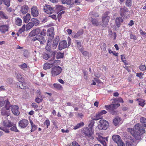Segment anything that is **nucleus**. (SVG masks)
<instances>
[{"label":"nucleus","mask_w":146,"mask_h":146,"mask_svg":"<svg viewBox=\"0 0 146 146\" xmlns=\"http://www.w3.org/2000/svg\"><path fill=\"white\" fill-rule=\"evenodd\" d=\"M90 20L92 24L94 26H97L99 25L98 21L95 19L91 17L90 19Z\"/></svg>","instance_id":"obj_25"},{"label":"nucleus","mask_w":146,"mask_h":146,"mask_svg":"<svg viewBox=\"0 0 146 146\" xmlns=\"http://www.w3.org/2000/svg\"><path fill=\"white\" fill-rule=\"evenodd\" d=\"M72 144L73 146H81L75 141H73L72 143Z\"/></svg>","instance_id":"obj_53"},{"label":"nucleus","mask_w":146,"mask_h":146,"mask_svg":"<svg viewBox=\"0 0 146 146\" xmlns=\"http://www.w3.org/2000/svg\"><path fill=\"white\" fill-rule=\"evenodd\" d=\"M94 79L95 81L98 83L100 84L101 82V81L97 78H94Z\"/></svg>","instance_id":"obj_63"},{"label":"nucleus","mask_w":146,"mask_h":146,"mask_svg":"<svg viewBox=\"0 0 146 146\" xmlns=\"http://www.w3.org/2000/svg\"><path fill=\"white\" fill-rule=\"evenodd\" d=\"M50 124V122L48 119H47L44 121V125H46V127L48 128V126Z\"/></svg>","instance_id":"obj_49"},{"label":"nucleus","mask_w":146,"mask_h":146,"mask_svg":"<svg viewBox=\"0 0 146 146\" xmlns=\"http://www.w3.org/2000/svg\"><path fill=\"white\" fill-rule=\"evenodd\" d=\"M53 85L54 88L58 89H60L62 88L61 85L59 84H54Z\"/></svg>","instance_id":"obj_44"},{"label":"nucleus","mask_w":146,"mask_h":146,"mask_svg":"<svg viewBox=\"0 0 146 146\" xmlns=\"http://www.w3.org/2000/svg\"><path fill=\"white\" fill-rule=\"evenodd\" d=\"M13 127H11L10 128V130L11 131H15V132H18V130L17 129V128L15 126V125L14 124V125L12 126Z\"/></svg>","instance_id":"obj_46"},{"label":"nucleus","mask_w":146,"mask_h":146,"mask_svg":"<svg viewBox=\"0 0 146 146\" xmlns=\"http://www.w3.org/2000/svg\"><path fill=\"white\" fill-rule=\"evenodd\" d=\"M5 108H3L1 111V113L2 115L8 117L10 114L9 111H7Z\"/></svg>","instance_id":"obj_23"},{"label":"nucleus","mask_w":146,"mask_h":146,"mask_svg":"<svg viewBox=\"0 0 146 146\" xmlns=\"http://www.w3.org/2000/svg\"><path fill=\"white\" fill-rule=\"evenodd\" d=\"M139 68L142 71L145 70L146 69V66L145 65H140L139 66Z\"/></svg>","instance_id":"obj_47"},{"label":"nucleus","mask_w":146,"mask_h":146,"mask_svg":"<svg viewBox=\"0 0 146 146\" xmlns=\"http://www.w3.org/2000/svg\"><path fill=\"white\" fill-rule=\"evenodd\" d=\"M59 40V38L58 36H56L55 39L54 40L52 46L53 49H55L56 48Z\"/></svg>","instance_id":"obj_20"},{"label":"nucleus","mask_w":146,"mask_h":146,"mask_svg":"<svg viewBox=\"0 0 146 146\" xmlns=\"http://www.w3.org/2000/svg\"><path fill=\"white\" fill-rule=\"evenodd\" d=\"M129 78H128V81L129 82H132V81L133 79V78L132 74H130Z\"/></svg>","instance_id":"obj_61"},{"label":"nucleus","mask_w":146,"mask_h":146,"mask_svg":"<svg viewBox=\"0 0 146 146\" xmlns=\"http://www.w3.org/2000/svg\"><path fill=\"white\" fill-rule=\"evenodd\" d=\"M83 33V30H81L78 31L76 34L73 32L72 33V36L73 37L75 38H79L82 35Z\"/></svg>","instance_id":"obj_17"},{"label":"nucleus","mask_w":146,"mask_h":146,"mask_svg":"<svg viewBox=\"0 0 146 146\" xmlns=\"http://www.w3.org/2000/svg\"><path fill=\"white\" fill-rule=\"evenodd\" d=\"M67 47V44L66 40H63L60 42L59 44L58 47L60 50L66 48Z\"/></svg>","instance_id":"obj_16"},{"label":"nucleus","mask_w":146,"mask_h":146,"mask_svg":"<svg viewBox=\"0 0 146 146\" xmlns=\"http://www.w3.org/2000/svg\"><path fill=\"white\" fill-rule=\"evenodd\" d=\"M4 3L7 7H9L10 5V0H2Z\"/></svg>","instance_id":"obj_43"},{"label":"nucleus","mask_w":146,"mask_h":146,"mask_svg":"<svg viewBox=\"0 0 146 146\" xmlns=\"http://www.w3.org/2000/svg\"><path fill=\"white\" fill-rule=\"evenodd\" d=\"M98 127L100 130H106L108 127L109 124L106 120L101 119L99 121Z\"/></svg>","instance_id":"obj_7"},{"label":"nucleus","mask_w":146,"mask_h":146,"mask_svg":"<svg viewBox=\"0 0 146 146\" xmlns=\"http://www.w3.org/2000/svg\"><path fill=\"white\" fill-rule=\"evenodd\" d=\"M123 21V19L121 17H117L115 19V23L117 26L118 27H119L120 25V23H122Z\"/></svg>","instance_id":"obj_26"},{"label":"nucleus","mask_w":146,"mask_h":146,"mask_svg":"<svg viewBox=\"0 0 146 146\" xmlns=\"http://www.w3.org/2000/svg\"><path fill=\"white\" fill-rule=\"evenodd\" d=\"M56 52L54 51V52H47V53H44L43 56V58L45 60H49L48 61H53L55 58Z\"/></svg>","instance_id":"obj_6"},{"label":"nucleus","mask_w":146,"mask_h":146,"mask_svg":"<svg viewBox=\"0 0 146 146\" xmlns=\"http://www.w3.org/2000/svg\"><path fill=\"white\" fill-rule=\"evenodd\" d=\"M4 104L5 105V108L7 110H9L12 107L13 105H11L8 99L6 100L5 101Z\"/></svg>","instance_id":"obj_24"},{"label":"nucleus","mask_w":146,"mask_h":146,"mask_svg":"<svg viewBox=\"0 0 146 146\" xmlns=\"http://www.w3.org/2000/svg\"><path fill=\"white\" fill-rule=\"evenodd\" d=\"M106 45L105 43H103L101 44V49L103 51H105L106 50Z\"/></svg>","instance_id":"obj_45"},{"label":"nucleus","mask_w":146,"mask_h":146,"mask_svg":"<svg viewBox=\"0 0 146 146\" xmlns=\"http://www.w3.org/2000/svg\"><path fill=\"white\" fill-rule=\"evenodd\" d=\"M135 130L132 128H128V132L137 140L141 139V135L145 133V128L141 124L137 123L135 125Z\"/></svg>","instance_id":"obj_2"},{"label":"nucleus","mask_w":146,"mask_h":146,"mask_svg":"<svg viewBox=\"0 0 146 146\" xmlns=\"http://www.w3.org/2000/svg\"><path fill=\"white\" fill-rule=\"evenodd\" d=\"M21 68H27V65L25 63H24L23 64L20 65Z\"/></svg>","instance_id":"obj_57"},{"label":"nucleus","mask_w":146,"mask_h":146,"mask_svg":"<svg viewBox=\"0 0 146 146\" xmlns=\"http://www.w3.org/2000/svg\"><path fill=\"white\" fill-rule=\"evenodd\" d=\"M42 99L39 98H37L35 99V101L37 103H39L42 101Z\"/></svg>","instance_id":"obj_55"},{"label":"nucleus","mask_w":146,"mask_h":146,"mask_svg":"<svg viewBox=\"0 0 146 146\" xmlns=\"http://www.w3.org/2000/svg\"><path fill=\"white\" fill-rule=\"evenodd\" d=\"M24 20L26 23L28 22L31 18L30 14L29 13H27L25 16L24 17Z\"/></svg>","instance_id":"obj_32"},{"label":"nucleus","mask_w":146,"mask_h":146,"mask_svg":"<svg viewBox=\"0 0 146 146\" xmlns=\"http://www.w3.org/2000/svg\"><path fill=\"white\" fill-rule=\"evenodd\" d=\"M8 30V27L6 25H2L0 27V32L2 33H4Z\"/></svg>","instance_id":"obj_27"},{"label":"nucleus","mask_w":146,"mask_h":146,"mask_svg":"<svg viewBox=\"0 0 146 146\" xmlns=\"http://www.w3.org/2000/svg\"><path fill=\"white\" fill-rule=\"evenodd\" d=\"M84 123L83 122H81L80 123H78L74 128V129H76L82 126H83L84 125Z\"/></svg>","instance_id":"obj_39"},{"label":"nucleus","mask_w":146,"mask_h":146,"mask_svg":"<svg viewBox=\"0 0 146 146\" xmlns=\"http://www.w3.org/2000/svg\"><path fill=\"white\" fill-rule=\"evenodd\" d=\"M72 0H62V3L63 4H66L67 5H70L71 4Z\"/></svg>","instance_id":"obj_40"},{"label":"nucleus","mask_w":146,"mask_h":146,"mask_svg":"<svg viewBox=\"0 0 146 146\" xmlns=\"http://www.w3.org/2000/svg\"><path fill=\"white\" fill-rule=\"evenodd\" d=\"M94 121L93 120H91L90 121V123L88 125L89 128L91 129V131L92 132V129L94 124Z\"/></svg>","instance_id":"obj_38"},{"label":"nucleus","mask_w":146,"mask_h":146,"mask_svg":"<svg viewBox=\"0 0 146 146\" xmlns=\"http://www.w3.org/2000/svg\"><path fill=\"white\" fill-rule=\"evenodd\" d=\"M29 123L28 121L26 119H23L20 121L19 123V126L23 128L26 127Z\"/></svg>","instance_id":"obj_13"},{"label":"nucleus","mask_w":146,"mask_h":146,"mask_svg":"<svg viewBox=\"0 0 146 146\" xmlns=\"http://www.w3.org/2000/svg\"><path fill=\"white\" fill-rule=\"evenodd\" d=\"M121 59L123 62L125 64V66H123L127 70H128V66H126V65H127V63H125V57L123 55H121Z\"/></svg>","instance_id":"obj_37"},{"label":"nucleus","mask_w":146,"mask_h":146,"mask_svg":"<svg viewBox=\"0 0 146 146\" xmlns=\"http://www.w3.org/2000/svg\"><path fill=\"white\" fill-rule=\"evenodd\" d=\"M98 140L103 145L106 144V143L105 141L106 139L105 138L103 137L102 136H100L98 138Z\"/></svg>","instance_id":"obj_30"},{"label":"nucleus","mask_w":146,"mask_h":146,"mask_svg":"<svg viewBox=\"0 0 146 146\" xmlns=\"http://www.w3.org/2000/svg\"><path fill=\"white\" fill-rule=\"evenodd\" d=\"M31 127L32 129L31 131L32 132L36 130L37 128V126L35 125H33V126H31Z\"/></svg>","instance_id":"obj_52"},{"label":"nucleus","mask_w":146,"mask_h":146,"mask_svg":"<svg viewBox=\"0 0 146 146\" xmlns=\"http://www.w3.org/2000/svg\"><path fill=\"white\" fill-rule=\"evenodd\" d=\"M110 13V12L106 11L102 16V21L100 25L104 27H106L108 24L110 18L109 15Z\"/></svg>","instance_id":"obj_4"},{"label":"nucleus","mask_w":146,"mask_h":146,"mask_svg":"<svg viewBox=\"0 0 146 146\" xmlns=\"http://www.w3.org/2000/svg\"><path fill=\"white\" fill-rule=\"evenodd\" d=\"M130 141H129L130 143L129 144L130 145L128 144V146H131V145L133 144V143L134 142V141L133 139H130Z\"/></svg>","instance_id":"obj_59"},{"label":"nucleus","mask_w":146,"mask_h":146,"mask_svg":"<svg viewBox=\"0 0 146 146\" xmlns=\"http://www.w3.org/2000/svg\"><path fill=\"white\" fill-rule=\"evenodd\" d=\"M11 109L12 113L14 115H18L19 114V108L17 106H12Z\"/></svg>","instance_id":"obj_14"},{"label":"nucleus","mask_w":146,"mask_h":146,"mask_svg":"<svg viewBox=\"0 0 146 146\" xmlns=\"http://www.w3.org/2000/svg\"><path fill=\"white\" fill-rule=\"evenodd\" d=\"M140 121L142 123L145 122L146 121V119L144 117H142L140 119Z\"/></svg>","instance_id":"obj_56"},{"label":"nucleus","mask_w":146,"mask_h":146,"mask_svg":"<svg viewBox=\"0 0 146 146\" xmlns=\"http://www.w3.org/2000/svg\"><path fill=\"white\" fill-rule=\"evenodd\" d=\"M2 124L4 127H1L0 129L3 130L6 133H9V128L14 125L13 122L9 121L8 120H3L2 122Z\"/></svg>","instance_id":"obj_5"},{"label":"nucleus","mask_w":146,"mask_h":146,"mask_svg":"<svg viewBox=\"0 0 146 146\" xmlns=\"http://www.w3.org/2000/svg\"><path fill=\"white\" fill-rule=\"evenodd\" d=\"M75 43H77V46L78 48H80L82 47L81 42H79L78 40H75Z\"/></svg>","instance_id":"obj_50"},{"label":"nucleus","mask_w":146,"mask_h":146,"mask_svg":"<svg viewBox=\"0 0 146 146\" xmlns=\"http://www.w3.org/2000/svg\"><path fill=\"white\" fill-rule=\"evenodd\" d=\"M17 86L18 88H19L22 89H28V86H26L25 84H23V82H19L17 83Z\"/></svg>","instance_id":"obj_22"},{"label":"nucleus","mask_w":146,"mask_h":146,"mask_svg":"<svg viewBox=\"0 0 146 146\" xmlns=\"http://www.w3.org/2000/svg\"><path fill=\"white\" fill-rule=\"evenodd\" d=\"M120 104L117 103L113 104H111L109 106L106 105L105 106L107 110H108L110 113L112 115L117 114V111L116 109L117 108L119 107Z\"/></svg>","instance_id":"obj_3"},{"label":"nucleus","mask_w":146,"mask_h":146,"mask_svg":"<svg viewBox=\"0 0 146 146\" xmlns=\"http://www.w3.org/2000/svg\"><path fill=\"white\" fill-rule=\"evenodd\" d=\"M64 57V53L60 52H58L56 54V58L57 59L62 58Z\"/></svg>","instance_id":"obj_36"},{"label":"nucleus","mask_w":146,"mask_h":146,"mask_svg":"<svg viewBox=\"0 0 146 146\" xmlns=\"http://www.w3.org/2000/svg\"><path fill=\"white\" fill-rule=\"evenodd\" d=\"M6 10L8 12H11L13 10L12 9L11 7H7L6 8Z\"/></svg>","instance_id":"obj_64"},{"label":"nucleus","mask_w":146,"mask_h":146,"mask_svg":"<svg viewBox=\"0 0 146 146\" xmlns=\"http://www.w3.org/2000/svg\"><path fill=\"white\" fill-rule=\"evenodd\" d=\"M113 100H114L115 102H118L122 103L123 102V100L121 97L117 98H113Z\"/></svg>","instance_id":"obj_41"},{"label":"nucleus","mask_w":146,"mask_h":146,"mask_svg":"<svg viewBox=\"0 0 146 146\" xmlns=\"http://www.w3.org/2000/svg\"><path fill=\"white\" fill-rule=\"evenodd\" d=\"M61 68L58 66H54L52 69L51 73L52 76H56L59 74L61 72Z\"/></svg>","instance_id":"obj_9"},{"label":"nucleus","mask_w":146,"mask_h":146,"mask_svg":"<svg viewBox=\"0 0 146 146\" xmlns=\"http://www.w3.org/2000/svg\"><path fill=\"white\" fill-rule=\"evenodd\" d=\"M121 118L119 117H116L113 120V123L115 126L117 125L121 121Z\"/></svg>","instance_id":"obj_29"},{"label":"nucleus","mask_w":146,"mask_h":146,"mask_svg":"<svg viewBox=\"0 0 146 146\" xmlns=\"http://www.w3.org/2000/svg\"><path fill=\"white\" fill-rule=\"evenodd\" d=\"M56 10L57 11H60L64 10L63 8H64L62 5H56L55 7Z\"/></svg>","instance_id":"obj_34"},{"label":"nucleus","mask_w":146,"mask_h":146,"mask_svg":"<svg viewBox=\"0 0 146 146\" xmlns=\"http://www.w3.org/2000/svg\"><path fill=\"white\" fill-rule=\"evenodd\" d=\"M127 9L125 7L121 8L120 10V14L123 19H127Z\"/></svg>","instance_id":"obj_12"},{"label":"nucleus","mask_w":146,"mask_h":146,"mask_svg":"<svg viewBox=\"0 0 146 146\" xmlns=\"http://www.w3.org/2000/svg\"><path fill=\"white\" fill-rule=\"evenodd\" d=\"M52 63H45L43 66V69L44 70H46L51 68L55 63V61L54 60L52 62Z\"/></svg>","instance_id":"obj_19"},{"label":"nucleus","mask_w":146,"mask_h":146,"mask_svg":"<svg viewBox=\"0 0 146 146\" xmlns=\"http://www.w3.org/2000/svg\"><path fill=\"white\" fill-rule=\"evenodd\" d=\"M46 30L45 29H43L42 31L39 28H37L32 31L29 34V36H34L36 35L35 37H34L32 40L35 41L36 40H38L41 44H43L46 41L44 36L46 35Z\"/></svg>","instance_id":"obj_1"},{"label":"nucleus","mask_w":146,"mask_h":146,"mask_svg":"<svg viewBox=\"0 0 146 146\" xmlns=\"http://www.w3.org/2000/svg\"><path fill=\"white\" fill-rule=\"evenodd\" d=\"M144 75V74L142 72L138 73L136 74L137 76L139 77L140 78H141L143 75Z\"/></svg>","instance_id":"obj_51"},{"label":"nucleus","mask_w":146,"mask_h":146,"mask_svg":"<svg viewBox=\"0 0 146 146\" xmlns=\"http://www.w3.org/2000/svg\"><path fill=\"white\" fill-rule=\"evenodd\" d=\"M82 54L83 55L85 56H86L88 54V52L86 51H84L82 52Z\"/></svg>","instance_id":"obj_62"},{"label":"nucleus","mask_w":146,"mask_h":146,"mask_svg":"<svg viewBox=\"0 0 146 146\" xmlns=\"http://www.w3.org/2000/svg\"><path fill=\"white\" fill-rule=\"evenodd\" d=\"M112 139L114 142L117 144L118 146H125V143L122 141L120 136L119 135H113Z\"/></svg>","instance_id":"obj_8"},{"label":"nucleus","mask_w":146,"mask_h":146,"mask_svg":"<svg viewBox=\"0 0 146 146\" xmlns=\"http://www.w3.org/2000/svg\"><path fill=\"white\" fill-rule=\"evenodd\" d=\"M31 14L33 17H36L38 16V13L36 6L33 7L31 9Z\"/></svg>","instance_id":"obj_18"},{"label":"nucleus","mask_w":146,"mask_h":146,"mask_svg":"<svg viewBox=\"0 0 146 146\" xmlns=\"http://www.w3.org/2000/svg\"><path fill=\"white\" fill-rule=\"evenodd\" d=\"M29 9L28 6L26 5H25L21 7V11L23 14H25L28 12Z\"/></svg>","instance_id":"obj_21"},{"label":"nucleus","mask_w":146,"mask_h":146,"mask_svg":"<svg viewBox=\"0 0 146 146\" xmlns=\"http://www.w3.org/2000/svg\"><path fill=\"white\" fill-rule=\"evenodd\" d=\"M102 115L100 114V113L99 112L98 113H97L96 115V116L92 118V119L93 120H97L100 119L102 118Z\"/></svg>","instance_id":"obj_31"},{"label":"nucleus","mask_w":146,"mask_h":146,"mask_svg":"<svg viewBox=\"0 0 146 146\" xmlns=\"http://www.w3.org/2000/svg\"><path fill=\"white\" fill-rule=\"evenodd\" d=\"M45 48L47 52H54V51H53L51 49L50 42L48 40L47 42L46 45L45 47Z\"/></svg>","instance_id":"obj_28"},{"label":"nucleus","mask_w":146,"mask_h":146,"mask_svg":"<svg viewBox=\"0 0 146 146\" xmlns=\"http://www.w3.org/2000/svg\"><path fill=\"white\" fill-rule=\"evenodd\" d=\"M49 17H51L54 20L56 19V15H50Z\"/></svg>","instance_id":"obj_60"},{"label":"nucleus","mask_w":146,"mask_h":146,"mask_svg":"<svg viewBox=\"0 0 146 146\" xmlns=\"http://www.w3.org/2000/svg\"><path fill=\"white\" fill-rule=\"evenodd\" d=\"M145 101L143 100H141V101H140L139 103V105L142 106H143L145 104Z\"/></svg>","instance_id":"obj_54"},{"label":"nucleus","mask_w":146,"mask_h":146,"mask_svg":"<svg viewBox=\"0 0 146 146\" xmlns=\"http://www.w3.org/2000/svg\"><path fill=\"white\" fill-rule=\"evenodd\" d=\"M33 26V23L29 22L27 25L26 28L27 30H28L32 28Z\"/></svg>","instance_id":"obj_35"},{"label":"nucleus","mask_w":146,"mask_h":146,"mask_svg":"<svg viewBox=\"0 0 146 146\" xmlns=\"http://www.w3.org/2000/svg\"><path fill=\"white\" fill-rule=\"evenodd\" d=\"M22 22V20L20 19L19 18H17L16 21V23L17 25L19 26H21V25Z\"/></svg>","instance_id":"obj_42"},{"label":"nucleus","mask_w":146,"mask_h":146,"mask_svg":"<svg viewBox=\"0 0 146 146\" xmlns=\"http://www.w3.org/2000/svg\"><path fill=\"white\" fill-rule=\"evenodd\" d=\"M5 101L3 98H0V107L3 106L4 104Z\"/></svg>","instance_id":"obj_48"},{"label":"nucleus","mask_w":146,"mask_h":146,"mask_svg":"<svg viewBox=\"0 0 146 146\" xmlns=\"http://www.w3.org/2000/svg\"><path fill=\"white\" fill-rule=\"evenodd\" d=\"M54 28L53 27L49 28L47 31V35L53 39L54 37Z\"/></svg>","instance_id":"obj_15"},{"label":"nucleus","mask_w":146,"mask_h":146,"mask_svg":"<svg viewBox=\"0 0 146 146\" xmlns=\"http://www.w3.org/2000/svg\"><path fill=\"white\" fill-rule=\"evenodd\" d=\"M31 21L33 23V25H35L36 26L38 25L39 23V22L37 19L33 18L31 20Z\"/></svg>","instance_id":"obj_33"},{"label":"nucleus","mask_w":146,"mask_h":146,"mask_svg":"<svg viewBox=\"0 0 146 146\" xmlns=\"http://www.w3.org/2000/svg\"><path fill=\"white\" fill-rule=\"evenodd\" d=\"M130 38L131 39H133L134 40H135L136 39V36L133 35L131 34L130 36Z\"/></svg>","instance_id":"obj_58"},{"label":"nucleus","mask_w":146,"mask_h":146,"mask_svg":"<svg viewBox=\"0 0 146 146\" xmlns=\"http://www.w3.org/2000/svg\"><path fill=\"white\" fill-rule=\"evenodd\" d=\"M44 10L45 12L48 14H51L54 12V9L48 5H45L44 7Z\"/></svg>","instance_id":"obj_11"},{"label":"nucleus","mask_w":146,"mask_h":146,"mask_svg":"<svg viewBox=\"0 0 146 146\" xmlns=\"http://www.w3.org/2000/svg\"><path fill=\"white\" fill-rule=\"evenodd\" d=\"M82 132L85 135L91 139H93L94 138L93 133L92 132H90L88 128L87 127L84 128L82 130Z\"/></svg>","instance_id":"obj_10"}]
</instances>
